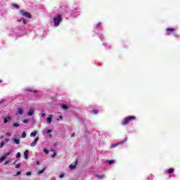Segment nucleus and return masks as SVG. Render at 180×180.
Here are the masks:
<instances>
[{
  "mask_svg": "<svg viewBox=\"0 0 180 180\" xmlns=\"http://www.w3.org/2000/svg\"><path fill=\"white\" fill-rule=\"evenodd\" d=\"M131 120H136V116L130 115L125 117L122 122V125L126 126V124H128V123H130Z\"/></svg>",
  "mask_w": 180,
  "mask_h": 180,
  "instance_id": "nucleus-1",
  "label": "nucleus"
},
{
  "mask_svg": "<svg viewBox=\"0 0 180 180\" xmlns=\"http://www.w3.org/2000/svg\"><path fill=\"white\" fill-rule=\"evenodd\" d=\"M166 32H167V36H171V34H173L174 37H179V34L175 32V29L172 27L167 28Z\"/></svg>",
  "mask_w": 180,
  "mask_h": 180,
  "instance_id": "nucleus-2",
  "label": "nucleus"
},
{
  "mask_svg": "<svg viewBox=\"0 0 180 180\" xmlns=\"http://www.w3.org/2000/svg\"><path fill=\"white\" fill-rule=\"evenodd\" d=\"M60 22H63V18L61 17V15L58 14L57 18H53L54 25L57 27V26L60 25Z\"/></svg>",
  "mask_w": 180,
  "mask_h": 180,
  "instance_id": "nucleus-3",
  "label": "nucleus"
},
{
  "mask_svg": "<svg viewBox=\"0 0 180 180\" xmlns=\"http://www.w3.org/2000/svg\"><path fill=\"white\" fill-rule=\"evenodd\" d=\"M20 13L22 16H26V18H28V19H32V14H30L29 12H25V10L20 11Z\"/></svg>",
  "mask_w": 180,
  "mask_h": 180,
  "instance_id": "nucleus-4",
  "label": "nucleus"
},
{
  "mask_svg": "<svg viewBox=\"0 0 180 180\" xmlns=\"http://www.w3.org/2000/svg\"><path fill=\"white\" fill-rule=\"evenodd\" d=\"M77 164H78V158H76L74 165L72 164V165H69L70 169H74L75 168V167H77Z\"/></svg>",
  "mask_w": 180,
  "mask_h": 180,
  "instance_id": "nucleus-5",
  "label": "nucleus"
},
{
  "mask_svg": "<svg viewBox=\"0 0 180 180\" xmlns=\"http://www.w3.org/2000/svg\"><path fill=\"white\" fill-rule=\"evenodd\" d=\"M37 141H39V136H37L31 143V147H34L36 144H37Z\"/></svg>",
  "mask_w": 180,
  "mask_h": 180,
  "instance_id": "nucleus-6",
  "label": "nucleus"
},
{
  "mask_svg": "<svg viewBox=\"0 0 180 180\" xmlns=\"http://www.w3.org/2000/svg\"><path fill=\"white\" fill-rule=\"evenodd\" d=\"M28 116H33L34 115V110L33 108H30L27 112Z\"/></svg>",
  "mask_w": 180,
  "mask_h": 180,
  "instance_id": "nucleus-7",
  "label": "nucleus"
},
{
  "mask_svg": "<svg viewBox=\"0 0 180 180\" xmlns=\"http://www.w3.org/2000/svg\"><path fill=\"white\" fill-rule=\"evenodd\" d=\"M95 176L98 178V179H103L105 178V174H95Z\"/></svg>",
  "mask_w": 180,
  "mask_h": 180,
  "instance_id": "nucleus-8",
  "label": "nucleus"
},
{
  "mask_svg": "<svg viewBox=\"0 0 180 180\" xmlns=\"http://www.w3.org/2000/svg\"><path fill=\"white\" fill-rule=\"evenodd\" d=\"M13 141H14L15 144H20V139L19 138H13Z\"/></svg>",
  "mask_w": 180,
  "mask_h": 180,
  "instance_id": "nucleus-9",
  "label": "nucleus"
},
{
  "mask_svg": "<svg viewBox=\"0 0 180 180\" xmlns=\"http://www.w3.org/2000/svg\"><path fill=\"white\" fill-rule=\"evenodd\" d=\"M120 144H123V142H120L117 143H114L111 145V148H115V147H117V146H120Z\"/></svg>",
  "mask_w": 180,
  "mask_h": 180,
  "instance_id": "nucleus-10",
  "label": "nucleus"
},
{
  "mask_svg": "<svg viewBox=\"0 0 180 180\" xmlns=\"http://www.w3.org/2000/svg\"><path fill=\"white\" fill-rule=\"evenodd\" d=\"M24 155H25V160H27V158H29V150H26L24 152Z\"/></svg>",
  "mask_w": 180,
  "mask_h": 180,
  "instance_id": "nucleus-11",
  "label": "nucleus"
},
{
  "mask_svg": "<svg viewBox=\"0 0 180 180\" xmlns=\"http://www.w3.org/2000/svg\"><path fill=\"white\" fill-rule=\"evenodd\" d=\"M62 109H63V110H68V109H70V108H68V105H67V104H63Z\"/></svg>",
  "mask_w": 180,
  "mask_h": 180,
  "instance_id": "nucleus-12",
  "label": "nucleus"
},
{
  "mask_svg": "<svg viewBox=\"0 0 180 180\" xmlns=\"http://www.w3.org/2000/svg\"><path fill=\"white\" fill-rule=\"evenodd\" d=\"M12 118L11 117H7L6 118H4V123H8L9 122V120H11Z\"/></svg>",
  "mask_w": 180,
  "mask_h": 180,
  "instance_id": "nucleus-13",
  "label": "nucleus"
},
{
  "mask_svg": "<svg viewBox=\"0 0 180 180\" xmlns=\"http://www.w3.org/2000/svg\"><path fill=\"white\" fill-rule=\"evenodd\" d=\"M106 162H108L109 164V165H112L115 164V160H106Z\"/></svg>",
  "mask_w": 180,
  "mask_h": 180,
  "instance_id": "nucleus-14",
  "label": "nucleus"
},
{
  "mask_svg": "<svg viewBox=\"0 0 180 180\" xmlns=\"http://www.w3.org/2000/svg\"><path fill=\"white\" fill-rule=\"evenodd\" d=\"M18 114L23 115V108H18Z\"/></svg>",
  "mask_w": 180,
  "mask_h": 180,
  "instance_id": "nucleus-15",
  "label": "nucleus"
},
{
  "mask_svg": "<svg viewBox=\"0 0 180 180\" xmlns=\"http://www.w3.org/2000/svg\"><path fill=\"white\" fill-rule=\"evenodd\" d=\"M90 112L92 113L93 115H98V110H93Z\"/></svg>",
  "mask_w": 180,
  "mask_h": 180,
  "instance_id": "nucleus-16",
  "label": "nucleus"
},
{
  "mask_svg": "<svg viewBox=\"0 0 180 180\" xmlns=\"http://www.w3.org/2000/svg\"><path fill=\"white\" fill-rule=\"evenodd\" d=\"M37 134V131H33L30 134L31 137H36V135Z\"/></svg>",
  "mask_w": 180,
  "mask_h": 180,
  "instance_id": "nucleus-17",
  "label": "nucleus"
},
{
  "mask_svg": "<svg viewBox=\"0 0 180 180\" xmlns=\"http://www.w3.org/2000/svg\"><path fill=\"white\" fill-rule=\"evenodd\" d=\"M4 160H6V158L4 155L3 156L1 157L0 158V162H4Z\"/></svg>",
  "mask_w": 180,
  "mask_h": 180,
  "instance_id": "nucleus-18",
  "label": "nucleus"
},
{
  "mask_svg": "<svg viewBox=\"0 0 180 180\" xmlns=\"http://www.w3.org/2000/svg\"><path fill=\"white\" fill-rule=\"evenodd\" d=\"M51 116H52V115H51V117H48L46 118L47 123H49V124L51 123Z\"/></svg>",
  "mask_w": 180,
  "mask_h": 180,
  "instance_id": "nucleus-19",
  "label": "nucleus"
},
{
  "mask_svg": "<svg viewBox=\"0 0 180 180\" xmlns=\"http://www.w3.org/2000/svg\"><path fill=\"white\" fill-rule=\"evenodd\" d=\"M12 6H13V8H16V9H19V8H20L19 5H18V4H13Z\"/></svg>",
  "mask_w": 180,
  "mask_h": 180,
  "instance_id": "nucleus-20",
  "label": "nucleus"
},
{
  "mask_svg": "<svg viewBox=\"0 0 180 180\" xmlns=\"http://www.w3.org/2000/svg\"><path fill=\"white\" fill-rule=\"evenodd\" d=\"M167 172H168L169 174H172V173L174 172V169H172V168L169 169L167 170Z\"/></svg>",
  "mask_w": 180,
  "mask_h": 180,
  "instance_id": "nucleus-21",
  "label": "nucleus"
},
{
  "mask_svg": "<svg viewBox=\"0 0 180 180\" xmlns=\"http://www.w3.org/2000/svg\"><path fill=\"white\" fill-rule=\"evenodd\" d=\"M4 146H5V142L1 141V142L0 143V148H2L4 147Z\"/></svg>",
  "mask_w": 180,
  "mask_h": 180,
  "instance_id": "nucleus-22",
  "label": "nucleus"
},
{
  "mask_svg": "<svg viewBox=\"0 0 180 180\" xmlns=\"http://www.w3.org/2000/svg\"><path fill=\"white\" fill-rule=\"evenodd\" d=\"M22 22H23L24 25H27V20L22 18Z\"/></svg>",
  "mask_w": 180,
  "mask_h": 180,
  "instance_id": "nucleus-23",
  "label": "nucleus"
},
{
  "mask_svg": "<svg viewBox=\"0 0 180 180\" xmlns=\"http://www.w3.org/2000/svg\"><path fill=\"white\" fill-rule=\"evenodd\" d=\"M27 92H34V93L37 92V91L36 90L32 91V89H27Z\"/></svg>",
  "mask_w": 180,
  "mask_h": 180,
  "instance_id": "nucleus-24",
  "label": "nucleus"
},
{
  "mask_svg": "<svg viewBox=\"0 0 180 180\" xmlns=\"http://www.w3.org/2000/svg\"><path fill=\"white\" fill-rule=\"evenodd\" d=\"M13 126H14V127H19L20 125L18 123H14Z\"/></svg>",
  "mask_w": 180,
  "mask_h": 180,
  "instance_id": "nucleus-25",
  "label": "nucleus"
},
{
  "mask_svg": "<svg viewBox=\"0 0 180 180\" xmlns=\"http://www.w3.org/2000/svg\"><path fill=\"white\" fill-rule=\"evenodd\" d=\"M22 139H26V132H23L22 134Z\"/></svg>",
  "mask_w": 180,
  "mask_h": 180,
  "instance_id": "nucleus-26",
  "label": "nucleus"
},
{
  "mask_svg": "<svg viewBox=\"0 0 180 180\" xmlns=\"http://www.w3.org/2000/svg\"><path fill=\"white\" fill-rule=\"evenodd\" d=\"M9 162H12V160H7V161L4 163V165H8V164H9Z\"/></svg>",
  "mask_w": 180,
  "mask_h": 180,
  "instance_id": "nucleus-27",
  "label": "nucleus"
},
{
  "mask_svg": "<svg viewBox=\"0 0 180 180\" xmlns=\"http://www.w3.org/2000/svg\"><path fill=\"white\" fill-rule=\"evenodd\" d=\"M44 153H45V154H49V151L48 149L44 148Z\"/></svg>",
  "mask_w": 180,
  "mask_h": 180,
  "instance_id": "nucleus-28",
  "label": "nucleus"
},
{
  "mask_svg": "<svg viewBox=\"0 0 180 180\" xmlns=\"http://www.w3.org/2000/svg\"><path fill=\"white\" fill-rule=\"evenodd\" d=\"M20 156H21V154L20 153H17V155H16V158H20Z\"/></svg>",
  "mask_w": 180,
  "mask_h": 180,
  "instance_id": "nucleus-29",
  "label": "nucleus"
},
{
  "mask_svg": "<svg viewBox=\"0 0 180 180\" xmlns=\"http://www.w3.org/2000/svg\"><path fill=\"white\" fill-rule=\"evenodd\" d=\"M4 155L6 158L8 157V155H11V152H8V153L4 154Z\"/></svg>",
  "mask_w": 180,
  "mask_h": 180,
  "instance_id": "nucleus-30",
  "label": "nucleus"
},
{
  "mask_svg": "<svg viewBox=\"0 0 180 180\" xmlns=\"http://www.w3.org/2000/svg\"><path fill=\"white\" fill-rule=\"evenodd\" d=\"M26 175H27V176H30V175H32V172H27Z\"/></svg>",
  "mask_w": 180,
  "mask_h": 180,
  "instance_id": "nucleus-31",
  "label": "nucleus"
},
{
  "mask_svg": "<svg viewBox=\"0 0 180 180\" xmlns=\"http://www.w3.org/2000/svg\"><path fill=\"white\" fill-rule=\"evenodd\" d=\"M22 122H23V123H29V120L28 119H25Z\"/></svg>",
  "mask_w": 180,
  "mask_h": 180,
  "instance_id": "nucleus-32",
  "label": "nucleus"
},
{
  "mask_svg": "<svg viewBox=\"0 0 180 180\" xmlns=\"http://www.w3.org/2000/svg\"><path fill=\"white\" fill-rule=\"evenodd\" d=\"M43 172H44V169L40 170L38 174H43Z\"/></svg>",
  "mask_w": 180,
  "mask_h": 180,
  "instance_id": "nucleus-33",
  "label": "nucleus"
},
{
  "mask_svg": "<svg viewBox=\"0 0 180 180\" xmlns=\"http://www.w3.org/2000/svg\"><path fill=\"white\" fill-rule=\"evenodd\" d=\"M41 116L42 117H44V116H46V113H44V111H41Z\"/></svg>",
  "mask_w": 180,
  "mask_h": 180,
  "instance_id": "nucleus-34",
  "label": "nucleus"
},
{
  "mask_svg": "<svg viewBox=\"0 0 180 180\" xmlns=\"http://www.w3.org/2000/svg\"><path fill=\"white\" fill-rule=\"evenodd\" d=\"M51 129H48L47 131H46V134H49V133H51Z\"/></svg>",
  "mask_w": 180,
  "mask_h": 180,
  "instance_id": "nucleus-35",
  "label": "nucleus"
},
{
  "mask_svg": "<svg viewBox=\"0 0 180 180\" xmlns=\"http://www.w3.org/2000/svg\"><path fill=\"white\" fill-rule=\"evenodd\" d=\"M18 175H20V172H18L16 174L13 175V176H18Z\"/></svg>",
  "mask_w": 180,
  "mask_h": 180,
  "instance_id": "nucleus-36",
  "label": "nucleus"
},
{
  "mask_svg": "<svg viewBox=\"0 0 180 180\" xmlns=\"http://www.w3.org/2000/svg\"><path fill=\"white\" fill-rule=\"evenodd\" d=\"M56 155H57V153H54L52 155V158H54V157H56Z\"/></svg>",
  "mask_w": 180,
  "mask_h": 180,
  "instance_id": "nucleus-37",
  "label": "nucleus"
},
{
  "mask_svg": "<svg viewBox=\"0 0 180 180\" xmlns=\"http://www.w3.org/2000/svg\"><path fill=\"white\" fill-rule=\"evenodd\" d=\"M15 168H20V164H18L17 165H15Z\"/></svg>",
  "mask_w": 180,
  "mask_h": 180,
  "instance_id": "nucleus-38",
  "label": "nucleus"
},
{
  "mask_svg": "<svg viewBox=\"0 0 180 180\" xmlns=\"http://www.w3.org/2000/svg\"><path fill=\"white\" fill-rule=\"evenodd\" d=\"M59 178H64V174H61L59 176Z\"/></svg>",
  "mask_w": 180,
  "mask_h": 180,
  "instance_id": "nucleus-39",
  "label": "nucleus"
},
{
  "mask_svg": "<svg viewBox=\"0 0 180 180\" xmlns=\"http://www.w3.org/2000/svg\"><path fill=\"white\" fill-rule=\"evenodd\" d=\"M6 136H7L8 137H11V135L8 132H7V133H6Z\"/></svg>",
  "mask_w": 180,
  "mask_h": 180,
  "instance_id": "nucleus-40",
  "label": "nucleus"
},
{
  "mask_svg": "<svg viewBox=\"0 0 180 180\" xmlns=\"http://www.w3.org/2000/svg\"><path fill=\"white\" fill-rule=\"evenodd\" d=\"M59 119H60V120H63V116L59 115Z\"/></svg>",
  "mask_w": 180,
  "mask_h": 180,
  "instance_id": "nucleus-41",
  "label": "nucleus"
},
{
  "mask_svg": "<svg viewBox=\"0 0 180 180\" xmlns=\"http://www.w3.org/2000/svg\"><path fill=\"white\" fill-rule=\"evenodd\" d=\"M75 136V133L71 134V137H74Z\"/></svg>",
  "mask_w": 180,
  "mask_h": 180,
  "instance_id": "nucleus-42",
  "label": "nucleus"
},
{
  "mask_svg": "<svg viewBox=\"0 0 180 180\" xmlns=\"http://www.w3.org/2000/svg\"><path fill=\"white\" fill-rule=\"evenodd\" d=\"M37 165H40V162L37 161Z\"/></svg>",
  "mask_w": 180,
  "mask_h": 180,
  "instance_id": "nucleus-43",
  "label": "nucleus"
},
{
  "mask_svg": "<svg viewBox=\"0 0 180 180\" xmlns=\"http://www.w3.org/2000/svg\"><path fill=\"white\" fill-rule=\"evenodd\" d=\"M23 18H20V20H18V22H20Z\"/></svg>",
  "mask_w": 180,
  "mask_h": 180,
  "instance_id": "nucleus-44",
  "label": "nucleus"
},
{
  "mask_svg": "<svg viewBox=\"0 0 180 180\" xmlns=\"http://www.w3.org/2000/svg\"><path fill=\"white\" fill-rule=\"evenodd\" d=\"M15 162H18V161L15 160V161L13 163V165H15Z\"/></svg>",
  "mask_w": 180,
  "mask_h": 180,
  "instance_id": "nucleus-45",
  "label": "nucleus"
},
{
  "mask_svg": "<svg viewBox=\"0 0 180 180\" xmlns=\"http://www.w3.org/2000/svg\"><path fill=\"white\" fill-rule=\"evenodd\" d=\"M52 136H53V135H51V134H49V137H52Z\"/></svg>",
  "mask_w": 180,
  "mask_h": 180,
  "instance_id": "nucleus-46",
  "label": "nucleus"
},
{
  "mask_svg": "<svg viewBox=\"0 0 180 180\" xmlns=\"http://www.w3.org/2000/svg\"><path fill=\"white\" fill-rule=\"evenodd\" d=\"M6 141H9V139H6Z\"/></svg>",
  "mask_w": 180,
  "mask_h": 180,
  "instance_id": "nucleus-47",
  "label": "nucleus"
},
{
  "mask_svg": "<svg viewBox=\"0 0 180 180\" xmlns=\"http://www.w3.org/2000/svg\"><path fill=\"white\" fill-rule=\"evenodd\" d=\"M0 82H2V79H0Z\"/></svg>",
  "mask_w": 180,
  "mask_h": 180,
  "instance_id": "nucleus-48",
  "label": "nucleus"
},
{
  "mask_svg": "<svg viewBox=\"0 0 180 180\" xmlns=\"http://www.w3.org/2000/svg\"><path fill=\"white\" fill-rule=\"evenodd\" d=\"M1 139H3V136H1Z\"/></svg>",
  "mask_w": 180,
  "mask_h": 180,
  "instance_id": "nucleus-49",
  "label": "nucleus"
}]
</instances>
